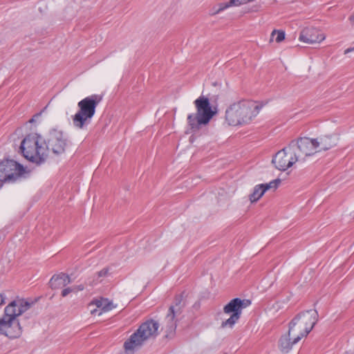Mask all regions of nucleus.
<instances>
[{
    "instance_id": "c85d7f7f",
    "label": "nucleus",
    "mask_w": 354,
    "mask_h": 354,
    "mask_svg": "<svg viewBox=\"0 0 354 354\" xmlns=\"http://www.w3.org/2000/svg\"><path fill=\"white\" fill-rule=\"evenodd\" d=\"M5 303V297L0 294V306L3 305Z\"/></svg>"
},
{
    "instance_id": "ddd939ff",
    "label": "nucleus",
    "mask_w": 354,
    "mask_h": 354,
    "mask_svg": "<svg viewBox=\"0 0 354 354\" xmlns=\"http://www.w3.org/2000/svg\"><path fill=\"white\" fill-rule=\"evenodd\" d=\"M22 333L19 319H0V334L10 339L18 338Z\"/></svg>"
},
{
    "instance_id": "5701e85b",
    "label": "nucleus",
    "mask_w": 354,
    "mask_h": 354,
    "mask_svg": "<svg viewBox=\"0 0 354 354\" xmlns=\"http://www.w3.org/2000/svg\"><path fill=\"white\" fill-rule=\"evenodd\" d=\"M277 35V37L275 38V41L277 43L282 41L285 39V32L283 30H273L272 32V35Z\"/></svg>"
},
{
    "instance_id": "39448f33",
    "label": "nucleus",
    "mask_w": 354,
    "mask_h": 354,
    "mask_svg": "<svg viewBox=\"0 0 354 354\" xmlns=\"http://www.w3.org/2000/svg\"><path fill=\"white\" fill-rule=\"evenodd\" d=\"M102 100L101 95L93 94L86 97L77 103L78 111L73 116V126L84 129L91 122L95 113V109Z\"/></svg>"
},
{
    "instance_id": "393cba45",
    "label": "nucleus",
    "mask_w": 354,
    "mask_h": 354,
    "mask_svg": "<svg viewBox=\"0 0 354 354\" xmlns=\"http://www.w3.org/2000/svg\"><path fill=\"white\" fill-rule=\"evenodd\" d=\"M227 3L229 5V8L232 6H239L244 4L245 0H230Z\"/></svg>"
},
{
    "instance_id": "6ab92c4d",
    "label": "nucleus",
    "mask_w": 354,
    "mask_h": 354,
    "mask_svg": "<svg viewBox=\"0 0 354 354\" xmlns=\"http://www.w3.org/2000/svg\"><path fill=\"white\" fill-rule=\"evenodd\" d=\"M264 193L265 192H263V185L261 184L256 185L252 193L249 196L250 202H257L264 194Z\"/></svg>"
},
{
    "instance_id": "aec40b11",
    "label": "nucleus",
    "mask_w": 354,
    "mask_h": 354,
    "mask_svg": "<svg viewBox=\"0 0 354 354\" xmlns=\"http://www.w3.org/2000/svg\"><path fill=\"white\" fill-rule=\"evenodd\" d=\"M229 8V5H227V2L225 3H220L216 6H214L212 7V8L210 10L209 15H215L218 14L219 12L223 11L224 10Z\"/></svg>"
},
{
    "instance_id": "c756f323",
    "label": "nucleus",
    "mask_w": 354,
    "mask_h": 354,
    "mask_svg": "<svg viewBox=\"0 0 354 354\" xmlns=\"http://www.w3.org/2000/svg\"><path fill=\"white\" fill-rule=\"evenodd\" d=\"M348 20L352 25H354V13L349 17Z\"/></svg>"
},
{
    "instance_id": "423d86ee",
    "label": "nucleus",
    "mask_w": 354,
    "mask_h": 354,
    "mask_svg": "<svg viewBox=\"0 0 354 354\" xmlns=\"http://www.w3.org/2000/svg\"><path fill=\"white\" fill-rule=\"evenodd\" d=\"M19 149L26 159L37 165L46 160V148L41 137L37 134L26 136L21 142Z\"/></svg>"
},
{
    "instance_id": "4468645a",
    "label": "nucleus",
    "mask_w": 354,
    "mask_h": 354,
    "mask_svg": "<svg viewBox=\"0 0 354 354\" xmlns=\"http://www.w3.org/2000/svg\"><path fill=\"white\" fill-rule=\"evenodd\" d=\"M326 38L324 34L319 33V31L315 28H305L299 35V40L300 41L313 44L315 43H319L324 40Z\"/></svg>"
},
{
    "instance_id": "bb28decb",
    "label": "nucleus",
    "mask_w": 354,
    "mask_h": 354,
    "mask_svg": "<svg viewBox=\"0 0 354 354\" xmlns=\"http://www.w3.org/2000/svg\"><path fill=\"white\" fill-rule=\"evenodd\" d=\"M109 272V269L107 268H103L102 270L97 272L98 278L104 277L107 275Z\"/></svg>"
},
{
    "instance_id": "1a4fd4ad",
    "label": "nucleus",
    "mask_w": 354,
    "mask_h": 354,
    "mask_svg": "<svg viewBox=\"0 0 354 354\" xmlns=\"http://www.w3.org/2000/svg\"><path fill=\"white\" fill-rule=\"evenodd\" d=\"M248 299H241L234 298L232 299L223 308V312L225 314H230V317L221 323L222 328H232L241 317L242 310L250 304Z\"/></svg>"
},
{
    "instance_id": "a878e982",
    "label": "nucleus",
    "mask_w": 354,
    "mask_h": 354,
    "mask_svg": "<svg viewBox=\"0 0 354 354\" xmlns=\"http://www.w3.org/2000/svg\"><path fill=\"white\" fill-rule=\"evenodd\" d=\"M75 288L69 287V288H66L64 289L62 291V297L67 296L70 292H74L75 291Z\"/></svg>"
},
{
    "instance_id": "7c9ffc66",
    "label": "nucleus",
    "mask_w": 354,
    "mask_h": 354,
    "mask_svg": "<svg viewBox=\"0 0 354 354\" xmlns=\"http://www.w3.org/2000/svg\"><path fill=\"white\" fill-rule=\"evenodd\" d=\"M354 50V47L353 48H347L345 51H344V54H347L349 52H351Z\"/></svg>"
},
{
    "instance_id": "b1692460",
    "label": "nucleus",
    "mask_w": 354,
    "mask_h": 354,
    "mask_svg": "<svg viewBox=\"0 0 354 354\" xmlns=\"http://www.w3.org/2000/svg\"><path fill=\"white\" fill-rule=\"evenodd\" d=\"M104 301H96V306L98 307V308H102V309L104 310V311H109V310L111 309V308L110 307V305L111 304L109 303L107 304L106 305H104Z\"/></svg>"
},
{
    "instance_id": "a211bd4d",
    "label": "nucleus",
    "mask_w": 354,
    "mask_h": 354,
    "mask_svg": "<svg viewBox=\"0 0 354 354\" xmlns=\"http://www.w3.org/2000/svg\"><path fill=\"white\" fill-rule=\"evenodd\" d=\"M295 336L289 335V331L288 334L281 336L279 343L280 350L283 353L289 352L292 346L297 343L295 342Z\"/></svg>"
},
{
    "instance_id": "cd10ccee",
    "label": "nucleus",
    "mask_w": 354,
    "mask_h": 354,
    "mask_svg": "<svg viewBox=\"0 0 354 354\" xmlns=\"http://www.w3.org/2000/svg\"><path fill=\"white\" fill-rule=\"evenodd\" d=\"M73 288H75V291L74 292H77L79 290H83L84 289V286L83 285H79V286H73Z\"/></svg>"
},
{
    "instance_id": "f257e3e1",
    "label": "nucleus",
    "mask_w": 354,
    "mask_h": 354,
    "mask_svg": "<svg viewBox=\"0 0 354 354\" xmlns=\"http://www.w3.org/2000/svg\"><path fill=\"white\" fill-rule=\"evenodd\" d=\"M158 322L153 319H148L142 323L124 342L123 348L125 354H135L147 340L158 335Z\"/></svg>"
},
{
    "instance_id": "6e6552de",
    "label": "nucleus",
    "mask_w": 354,
    "mask_h": 354,
    "mask_svg": "<svg viewBox=\"0 0 354 354\" xmlns=\"http://www.w3.org/2000/svg\"><path fill=\"white\" fill-rule=\"evenodd\" d=\"M26 173V168L13 160L0 162V178L2 183H15Z\"/></svg>"
},
{
    "instance_id": "7ed1b4c3",
    "label": "nucleus",
    "mask_w": 354,
    "mask_h": 354,
    "mask_svg": "<svg viewBox=\"0 0 354 354\" xmlns=\"http://www.w3.org/2000/svg\"><path fill=\"white\" fill-rule=\"evenodd\" d=\"M318 321L316 310H308L298 313L289 323V335L295 336V342H299L313 330Z\"/></svg>"
},
{
    "instance_id": "9b49d317",
    "label": "nucleus",
    "mask_w": 354,
    "mask_h": 354,
    "mask_svg": "<svg viewBox=\"0 0 354 354\" xmlns=\"http://www.w3.org/2000/svg\"><path fill=\"white\" fill-rule=\"evenodd\" d=\"M289 149L292 150L297 160H305V157L312 156L318 152L315 139L300 138L297 141L292 140Z\"/></svg>"
},
{
    "instance_id": "f3484780",
    "label": "nucleus",
    "mask_w": 354,
    "mask_h": 354,
    "mask_svg": "<svg viewBox=\"0 0 354 354\" xmlns=\"http://www.w3.org/2000/svg\"><path fill=\"white\" fill-rule=\"evenodd\" d=\"M17 301H11L4 309L3 315L0 319H19L18 317L21 315L19 313Z\"/></svg>"
},
{
    "instance_id": "f03ea898",
    "label": "nucleus",
    "mask_w": 354,
    "mask_h": 354,
    "mask_svg": "<svg viewBox=\"0 0 354 354\" xmlns=\"http://www.w3.org/2000/svg\"><path fill=\"white\" fill-rule=\"evenodd\" d=\"M261 108V106L250 101L234 103L227 109L225 120L231 126L246 124L258 114Z\"/></svg>"
},
{
    "instance_id": "412c9836",
    "label": "nucleus",
    "mask_w": 354,
    "mask_h": 354,
    "mask_svg": "<svg viewBox=\"0 0 354 354\" xmlns=\"http://www.w3.org/2000/svg\"><path fill=\"white\" fill-rule=\"evenodd\" d=\"M17 301V306L19 310V313H21V315H22L24 313L28 310L32 305L31 303L24 301V299H19Z\"/></svg>"
},
{
    "instance_id": "9d476101",
    "label": "nucleus",
    "mask_w": 354,
    "mask_h": 354,
    "mask_svg": "<svg viewBox=\"0 0 354 354\" xmlns=\"http://www.w3.org/2000/svg\"><path fill=\"white\" fill-rule=\"evenodd\" d=\"M183 307V295H176L174 304L170 306L165 317V337L172 338L174 336L176 329V317L181 314Z\"/></svg>"
},
{
    "instance_id": "4be33fe9",
    "label": "nucleus",
    "mask_w": 354,
    "mask_h": 354,
    "mask_svg": "<svg viewBox=\"0 0 354 354\" xmlns=\"http://www.w3.org/2000/svg\"><path fill=\"white\" fill-rule=\"evenodd\" d=\"M281 183V180L279 178H277L270 181L269 183L261 184L263 185V192H266L267 190L273 188L274 189H277L279 184Z\"/></svg>"
},
{
    "instance_id": "f8f14e48",
    "label": "nucleus",
    "mask_w": 354,
    "mask_h": 354,
    "mask_svg": "<svg viewBox=\"0 0 354 354\" xmlns=\"http://www.w3.org/2000/svg\"><path fill=\"white\" fill-rule=\"evenodd\" d=\"M297 161H298L297 158L294 156V153L292 149H289V146L279 151L272 160L275 167L281 171L286 170Z\"/></svg>"
},
{
    "instance_id": "0eeeda50",
    "label": "nucleus",
    "mask_w": 354,
    "mask_h": 354,
    "mask_svg": "<svg viewBox=\"0 0 354 354\" xmlns=\"http://www.w3.org/2000/svg\"><path fill=\"white\" fill-rule=\"evenodd\" d=\"M43 142L44 147L46 148V158L48 151H52L55 155L64 153L68 145L67 136L62 130L57 129H50L46 139Z\"/></svg>"
},
{
    "instance_id": "20e7f679",
    "label": "nucleus",
    "mask_w": 354,
    "mask_h": 354,
    "mask_svg": "<svg viewBox=\"0 0 354 354\" xmlns=\"http://www.w3.org/2000/svg\"><path fill=\"white\" fill-rule=\"evenodd\" d=\"M194 104L196 113L189 114L187 118L190 133H196L207 125L216 113L212 109L209 99L204 95L198 97Z\"/></svg>"
},
{
    "instance_id": "2eb2a0df",
    "label": "nucleus",
    "mask_w": 354,
    "mask_h": 354,
    "mask_svg": "<svg viewBox=\"0 0 354 354\" xmlns=\"http://www.w3.org/2000/svg\"><path fill=\"white\" fill-rule=\"evenodd\" d=\"M339 136L337 134H328L321 136L315 138L318 152L328 150L335 147L339 142Z\"/></svg>"
},
{
    "instance_id": "dca6fc26",
    "label": "nucleus",
    "mask_w": 354,
    "mask_h": 354,
    "mask_svg": "<svg viewBox=\"0 0 354 354\" xmlns=\"http://www.w3.org/2000/svg\"><path fill=\"white\" fill-rule=\"evenodd\" d=\"M71 283L70 277L63 272L57 275H53L50 279L49 283L53 289H58L67 286Z\"/></svg>"
}]
</instances>
